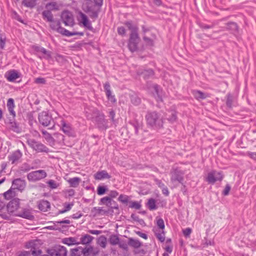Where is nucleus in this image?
<instances>
[{"mask_svg":"<svg viewBox=\"0 0 256 256\" xmlns=\"http://www.w3.org/2000/svg\"><path fill=\"white\" fill-rule=\"evenodd\" d=\"M20 206V200L18 198H14L10 201L6 206V210H8V218L10 214H14L16 216L22 217L24 218H28L30 217V214L24 212L22 213L16 214V212L18 210Z\"/></svg>","mask_w":256,"mask_h":256,"instance_id":"nucleus-1","label":"nucleus"},{"mask_svg":"<svg viewBox=\"0 0 256 256\" xmlns=\"http://www.w3.org/2000/svg\"><path fill=\"white\" fill-rule=\"evenodd\" d=\"M147 124L155 128L162 126L163 120L160 115L155 112H148L146 116Z\"/></svg>","mask_w":256,"mask_h":256,"instance_id":"nucleus-2","label":"nucleus"},{"mask_svg":"<svg viewBox=\"0 0 256 256\" xmlns=\"http://www.w3.org/2000/svg\"><path fill=\"white\" fill-rule=\"evenodd\" d=\"M50 28L62 34V35L70 36L76 35L83 36L84 33L82 32H70L66 29L60 26V22L58 20H54L50 22Z\"/></svg>","mask_w":256,"mask_h":256,"instance_id":"nucleus-3","label":"nucleus"},{"mask_svg":"<svg viewBox=\"0 0 256 256\" xmlns=\"http://www.w3.org/2000/svg\"><path fill=\"white\" fill-rule=\"evenodd\" d=\"M96 6L90 0H84L82 5V10L86 13L89 14L90 16L93 18L98 16V12L96 9Z\"/></svg>","mask_w":256,"mask_h":256,"instance_id":"nucleus-4","label":"nucleus"},{"mask_svg":"<svg viewBox=\"0 0 256 256\" xmlns=\"http://www.w3.org/2000/svg\"><path fill=\"white\" fill-rule=\"evenodd\" d=\"M40 240H34L28 242L26 244V247L27 248H30L32 254L34 256H37L42 253V251L40 249Z\"/></svg>","mask_w":256,"mask_h":256,"instance_id":"nucleus-5","label":"nucleus"},{"mask_svg":"<svg viewBox=\"0 0 256 256\" xmlns=\"http://www.w3.org/2000/svg\"><path fill=\"white\" fill-rule=\"evenodd\" d=\"M223 178L222 172L212 170L208 174L206 180L210 184H214L217 181H222Z\"/></svg>","mask_w":256,"mask_h":256,"instance_id":"nucleus-6","label":"nucleus"},{"mask_svg":"<svg viewBox=\"0 0 256 256\" xmlns=\"http://www.w3.org/2000/svg\"><path fill=\"white\" fill-rule=\"evenodd\" d=\"M46 176L44 170H38L30 172L27 177L30 181L36 182L45 178Z\"/></svg>","mask_w":256,"mask_h":256,"instance_id":"nucleus-7","label":"nucleus"},{"mask_svg":"<svg viewBox=\"0 0 256 256\" xmlns=\"http://www.w3.org/2000/svg\"><path fill=\"white\" fill-rule=\"evenodd\" d=\"M171 182L174 186H177L179 183L182 184L184 180V173L182 171L175 170L171 172Z\"/></svg>","mask_w":256,"mask_h":256,"instance_id":"nucleus-8","label":"nucleus"},{"mask_svg":"<svg viewBox=\"0 0 256 256\" xmlns=\"http://www.w3.org/2000/svg\"><path fill=\"white\" fill-rule=\"evenodd\" d=\"M78 20L80 24L89 30H92V27L90 21L88 20V16L82 12L80 11L78 12Z\"/></svg>","mask_w":256,"mask_h":256,"instance_id":"nucleus-9","label":"nucleus"},{"mask_svg":"<svg viewBox=\"0 0 256 256\" xmlns=\"http://www.w3.org/2000/svg\"><path fill=\"white\" fill-rule=\"evenodd\" d=\"M48 252L51 256H66L67 251L64 246H56L53 248L48 250Z\"/></svg>","mask_w":256,"mask_h":256,"instance_id":"nucleus-10","label":"nucleus"},{"mask_svg":"<svg viewBox=\"0 0 256 256\" xmlns=\"http://www.w3.org/2000/svg\"><path fill=\"white\" fill-rule=\"evenodd\" d=\"M38 120L43 126H47L50 124L52 118L47 112H42L38 114Z\"/></svg>","mask_w":256,"mask_h":256,"instance_id":"nucleus-11","label":"nucleus"},{"mask_svg":"<svg viewBox=\"0 0 256 256\" xmlns=\"http://www.w3.org/2000/svg\"><path fill=\"white\" fill-rule=\"evenodd\" d=\"M62 19L66 26H72L74 24L73 16L70 12H64L62 14Z\"/></svg>","mask_w":256,"mask_h":256,"instance_id":"nucleus-12","label":"nucleus"},{"mask_svg":"<svg viewBox=\"0 0 256 256\" xmlns=\"http://www.w3.org/2000/svg\"><path fill=\"white\" fill-rule=\"evenodd\" d=\"M139 38L138 34H134V33L130 34L128 48L131 52H133L137 50V46Z\"/></svg>","mask_w":256,"mask_h":256,"instance_id":"nucleus-13","label":"nucleus"},{"mask_svg":"<svg viewBox=\"0 0 256 256\" xmlns=\"http://www.w3.org/2000/svg\"><path fill=\"white\" fill-rule=\"evenodd\" d=\"M100 204H104L110 208H118V206L116 202L109 196H104L100 200Z\"/></svg>","mask_w":256,"mask_h":256,"instance_id":"nucleus-14","label":"nucleus"},{"mask_svg":"<svg viewBox=\"0 0 256 256\" xmlns=\"http://www.w3.org/2000/svg\"><path fill=\"white\" fill-rule=\"evenodd\" d=\"M30 146L38 152H48V148L43 144L38 143L34 140H28Z\"/></svg>","mask_w":256,"mask_h":256,"instance_id":"nucleus-15","label":"nucleus"},{"mask_svg":"<svg viewBox=\"0 0 256 256\" xmlns=\"http://www.w3.org/2000/svg\"><path fill=\"white\" fill-rule=\"evenodd\" d=\"M60 125L62 126V130L63 132L68 136H74V131L70 124L66 123V122L62 119L60 120Z\"/></svg>","mask_w":256,"mask_h":256,"instance_id":"nucleus-16","label":"nucleus"},{"mask_svg":"<svg viewBox=\"0 0 256 256\" xmlns=\"http://www.w3.org/2000/svg\"><path fill=\"white\" fill-rule=\"evenodd\" d=\"M22 155V154L20 150H16L9 156V160L12 164H17L19 162Z\"/></svg>","mask_w":256,"mask_h":256,"instance_id":"nucleus-17","label":"nucleus"},{"mask_svg":"<svg viewBox=\"0 0 256 256\" xmlns=\"http://www.w3.org/2000/svg\"><path fill=\"white\" fill-rule=\"evenodd\" d=\"M149 91L152 94L153 96L158 102L162 101V98L160 95V90L156 84H154L149 88Z\"/></svg>","mask_w":256,"mask_h":256,"instance_id":"nucleus-18","label":"nucleus"},{"mask_svg":"<svg viewBox=\"0 0 256 256\" xmlns=\"http://www.w3.org/2000/svg\"><path fill=\"white\" fill-rule=\"evenodd\" d=\"M96 122L100 128L105 130L107 128V122L104 119V114H100L98 116H96Z\"/></svg>","mask_w":256,"mask_h":256,"instance_id":"nucleus-19","label":"nucleus"},{"mask_svg":"<svg viewBox=\"0 0 256 256\" xmlns=\"http://www.w3.org/2000/svg\"><path fill=\"white\" fill-rule=\"evenodd\" d=\"M110 176L104 170L98 171L94 174V178L96 180L110 179Z\"/></svg>","mask_w":256,"mask_h":256,"instance_id":"nucleus-20","label":"nucleus"},{"mask_svg":"<svg viewBox=\"0 0 256 256\" xmlns=\"http://www.w3.org/2000/svg\"><path fill=\"white\" fill-rule=\"evenodd\" d=\"M12 186H13L14 189H17L20 190H22L24 188L26 184L24 181L22 180L20 178H18L14 180L12 182Z\"/></svg>","mask_w":256,"mask_h":256,"instance_id":"nucleus-21","label":"nucleus"},{"mask_svg":"<svg viewBox=\"0 0 256 256\" xmlns=\"http://www.w3.org/2000/svg\"><path fill=\"white\" fill-rule=\"evenodd\" d=\"M5 76L9 82H13L19 77L18 72L14 70L8 72Z\"/></svg>","mask_w":256,"mask_h":256,"instance_id":"nucleus-22","label":"nucleus"},{"mask_svg":"<svg viewBox=\"0 0 256 256\" xmlns=\"http://www.w3.org/2000/svg\"><path fill=\"white\" fill-rule=\"evenodd\" d=\"M124 24L126 26L129 30L131 31V34H138V26L136 24H134L132 21H126Z\"/></svg>","mask_w":256,"mask_h":256,"instance_id":"nucleus-23","label":"nucleus"},{"mask_svg":"<svg viewBox=\"0 0 256 256\" xmlns=\"http://www.w3.org/2000/svg\"><path fill=\"white\" fill-rule=\"evenodd\" d=\"M62 242L68 246L80 244L78 238L74 237L64 238L62 240Z\"/></svg>","mask_w":256,"mask_h":256,"instance_id":"nucleus-24","label":"nucleus"},{"mask_svg":"<svg viewBox=\"0 0 256 256\" xmlns=\"http://www.w3.org/2000/svg\"><path fill=\"white\" fill-rule=\"evenodd\" d=\"M32 48L38 52H40L44 54L46 58H50L51 56L50 52L47 51L44 48L39 46H33Z\"/></svg>","mask_w":256,"mask_h":256,"instance_id":"nucleus-25","label":"nucleus"},{"mask_svg":"<svg viewBox=\"0 0 256 256\" xmlns=\"http://www.w3.org/2000/svg\"><path fill=\"white\" fill-rule=\"evenodd\" d=\"M92 212L94 216H103L108 213V211L101 207H94L92 210Z\"/></svg>","mask_w":256,"mask_h":256,"instance_id":"nucleus-26","label":"nucleus"},{"mask_svg":"<svg viewBox=\"0 0 256 256\" xmlns=\"http://www.w3.org/2000/svg\"><path fill=\"white\" fill-rule=\"evenodd\" d=\"M94 238L89 234H84L82 235L80 238V241H78V242L82 244H87L90 243L93 240Z\"/></svg>","mask_w":256,"mask_h":256,"instance_id":"nucleus-27","label":"nucleus"},{"mask_svg":"<svg viewBox=\"0 0 256 256\" xmlns=\"http://www.w3.org/2000/svg\"><path fill=\"white\" fill-rule=\"evenodd\" d=\"M192 94L198 100H204L208 96L206 93H204L200 90H194L192 91Z\"/></svg>","mask_w":256,"mask_h":256,"instance_id":"nucleus-28","label":"nucleus"},{"mask_svg":"<svg viewBox=\"0 0 256 256\" xmlns=\"http://www.w3.org/2000/svg\"><path fill=\"white\" fill-rule=\"evenodd\" d=\"M104 88L106 92V95L108 98L112 102H115V98L114 96L112 94V92L110 90V85L109 83H106L104 85Z\"/></svg>","mask_w":256,"mask_h":256,"instance_id":"nucleus-29","label":"nucleus"},{"mask_svg":"<svg viewBox=\"0 0 256 256\" xmlns=\"http://www.w3.org/2000/svg\"><path fill=\"white\" fill-rule=\"evenodd\" d=\"M67 182L71 187L76 188L79 186L81 182V179L78 177H74L69 178L67 180Z\"/></svg>","mask_w":256,"mask_h":256,"instance_id":"nucleus-30","label":"nucleus"},{"mask_svg":"<svg viewBox=\"0 0 256 256\" xmlns=\"http://www.w3.org/2000/svg\"><path fill=\"white\" fill-rule=\"evenodd\" d=\"M38 206L40 210L46 212L50 208V204L47 200H42L39 202Z\"/></svg>","mask_w":256,"mask_h":256,"instance_id":"nucleus-31","label":"nucleus"},{"mask_svg":"<svg viewBox=\"0 0 256 256\" xmlns=\"http://www.w3.org/2000/svg\"><path fill=\"white\" fill-rule=\"evenodd\" d=\"M166 118L170 122H174L176 120V112L174 110L168 111L166 114Z\"/></svg>","mask_w":256,"mask_h":256,"instance_id":"nucleus-32","label":"nucleus"},{"mask_svg":"<svg viewBox=\"0 0 256 256\" xmlns=\"http://www.w3.org/2000/svg\"><path fill=\"white\" fill-rule=\"evenodd\" d=\"M154 231L156 238L159 240L161 242H164L165 240V234L164 230L155 228Z\"/></svg>","mask_w":256,"mask_h":256,"instance_id":"nucleus-33","label":"nucleus"},{"mask_svg":"<svg viewBox=\"0 0 256 256\" xmlns=\"http://www.w3.org/2000/svg\"><path fill=\"white\" fill-rule=\"evenodd\" d=\"M4 210H6L5 204L0 201V216L4 219L8 218V212H4Z\"/></svg>","mask_w":256,"mask_h":256,"instance_id":"nucleus-34","label":"nucleus"},{"mask_svg":"<svg viewBox=\"0 0 256 256\" xmlns=\"http://www.w3.org/2000/svg\"><path fill=\"white\" fill-rule=\"evenodd\" d=\"M42 16L44 18L46 19L49 22L52 21L54 20L52 14L50 10H44L42 12Z\"/></svg>","mask_w":256,"mask_h":256,"instance_id":"nucleus-35","label":"nucleus"},{"mask_svg":"<svg viewBox=\"0 0 256 256\" xmlns=\"http://www.w3.org/2000/svg\"><path fill=\"white\" fill-rule=\"evenodd\" d=\"M98 244L102 248H105L106 245V238L105 236H101L98 240Z\"/></svg>","mask_w":256,"mask_h":256,"instance_id":"nucleus-36","label":"nucleus"},{"mask_svg":"<svg viewBox=\"0 0 256 256\" xmlns=\"http://www.w3.org/2000/svg\"><path fill=\"white\" fill-rule=\"evenodd\" d=\"M46 10L50 11L58 10V6L56 2H52L48 4L46 6Z\"/></svg>","mask_w":256,"mask_h":256,"instance_id":"nucleus-37","label":"nucleus"},{"mask_svg":"<svg viewBox=\"0 0 256 256\" xmlns=\"http://www.w3.org/2000/svg\"><path fill=\"white\" fill-rule=\"evenodd\" d=\"M119 238L116 235H112L110 238V242L112 245H116L120 243Z\"/></svg>","mask_w":256,"mask_h":256,"instance_id":"nucleus-38","label":"nucleus"},{"mask_svg":"<svg viewBox=\"0 0 256 256\" xmlns=\"http://www.w3.org/2000/svg\"><path fill=\"white\" fill-rule=\"evenodd\" d=\"M129 244L134 248H138L141 246V244L139 240L132 238L130 239Z\"/></svg>","mask_w":256,"mask_h":256,"instance_id":"nucleus-39","label":"nucleus"},{"mask_svg":"<svg viewBox=\"0 0 256 256\" xmlns=\"http://www.w3.org/2000/svg\"><path fill=\"white\" fill-rule=\"evenodd\" d=\"M156 225L158 226L157 228L158 229V228L159 230H164V227H165L164 220L162 218L157 217L156 218Z\"/></svg>","mask_w":256,"mask_h":256,"instance_id":"nucleus-40","label":"nucleus"},{"mask_svg":"<svg viewBox=\"0 0 256 256\" xmlns=\"http://www.w3.org/2000/svg\"><path fill=\"white\" fill-rule=\"evenodd\" d=\"M147 205L149 209L150 210H153L156 208V201L153 198H150L148 200Z\"/></svg>","mask_w":256,"mask_h":256,"instance_id":"nucleus-41","label":"nucleus"},{"mask_svg":"<svg viewBox=\"0 0 256 256\" xmlns=\"http://www.w3.org/2000/svg\"><path fill=\"white\" fill-rule=\"evenodd\" d=\"M73 205H74L73 203H65L64 205V209L61 210L60 212V213L63 214L64 212H66L70 210L72 208Z\"/></svg>","mask_w":256,"mask_h":256,"instance_id":"nucleus-42","label":"nucleus"},{"mask_svg":"<svg viewBox=\"0 0 256 256\" xmlns=\"http://www.w3.org/2000/svg\"><path fill=\"white\" fill-rule=\"evenodd\" d=\"M46 183L52 189H55L59 186V184L52 180H49Z\"/></svg>","mask_w":256,"mask_h":256,"instance_id":"nucleus-43","label":"nucleus"},{"mask_svg":"<svg viewBox=\"0 0 256 256\" xmlns=\"http://www.w3.org/2000/svg\"><path fill=\"white\" fill-rule=\"evenodd\" d=\"M94 251V248L92 246L85 248L82 250V253L85 256L91 255L92 252Z\"/></svg>","mask_w":256,"mask_h":256,"instance_id":"nucleus-44","label":"nucleus"},{"mask_svg":"<svg viewBox=\"0 0 256 256\" xmlns=\"http://www.w3.org/2000/svg\"><path fill=\"white\" fill-rule=\"evenodd\" d=\"M155 39V36H153L152 38H149L146 36L144 37V40L146 44L149 46H152L154 44V40Z\"/></svg>","mask_w":256,"mask_h":256,"instance_id":"nucleus-45","label":"nucleus"},{"mask_svg":"<svg viewBox=\"0 0 256 256\" xmlns=\"http://www.w3.org/2000/svg\"><path fill=\"white\" fill-rule=\"evenodd\" d=\"M22 4L24 5L27 7L32 8L35 5V0H24L22 2Z\"/></svg>","mask_w":256,"mask_h":256,"instance_id":"nucleus-46","label":"nucleus"},{"mask_svg":"<svg viewBox=\"0 0 256 256\" xmlns=\"http://www.w3.org/2000/svg\"><path fill=\"white\" fill-rule=\"evenodd\" d=\"M154 74L153 71L150 69L148 70H146L144 72L139 74L140 75H142L144 78H146L150 76H152Z\"/></svg>","mask_w":256,"mask_h":256,"instance_id":"nucleus-47","label":"nucleus"},{"mask_svg":"<svg viewBox=\"0 0 256 256\" xmlns=\"http://www.w3.org/2000/svg\"><path fill=\"white\" fill-rule=\"evenodd\" d=\"M14 196L12 189H10L4 193V196L6 199H10Z\"/></svg>","mask_w":256,"mask_h":256,"instance_id":"nucleus-48","label":"nucleus"},{"mask_svg":"<svg viewBox=\"0 0 256 256\" xmlns=\"http://www.w3.org/2000/svg\"><path fill=\"white\" fill-rule=\"evenodd\" d=\"M128 196H126V195H123V194H120V196L118 197V200L120 201V202L124 203V204H126L128 202Z\"/></svg>","mask_w":256,"mask_h":256,"instance_id":"nucleus-49","label":"nucleus"},{"mask_svg":"<svg viewBox=\"0 0 256 256\" xmlns=\"http://www.w3.org/2000/svg\"><path fill=\"white\" fill-rule=\"evenodd\" d=\"M130 207L131 208H134L136 210H139L141 208V204L140 202H132L130 203Z\"/></svg>","mask_w":256,"mask_h":256,"instance_id":"nucleus-50","label":"nucleus"},{"mask_svg":"<svg viewBox=\"0 0 256 256\" xmlns=\"http://www.w3.org/2000/svg\"><path fill=\"white\" fill-rule=\"evenodd\" d=\"M44 138L50 144L52 145L54 144V139L50 134H48L44 136Z\"/></svg>","mask_w":256,"mask_h":256,"instance_id":"nucleus-51","label":"nucleus"},{"mask_svg":"<svg viewBox=\"0 0 256 256\" xmlns=\"http://www.w3.org/2000/svg\"><path fill=\"white\" fill-rule=\"evenodd\" d=\"M106 190L104 186H98L97 189V193L98 195H102L105 193Z\"/></svg>","mask_w":256,"mask_h":256,"instance_id":"nucleus-52","label":"nucleus"},{"mask_svg":"<svg viewBox=\"0 0 256 256\" xmlns=\"http://www.w3.org/2000/svg\"><path fill=\"white\" fill-rule=\"evenodd\" d=\"M132 102L135 105H138L140 102V99L136 96L132 98Z\"/></svg>","mask_w":256,"mask_h":256,"instance_id":"nucleus-53","label":"nucleus"},{"mask_svg":"<svg viewBox=\"0 0 256 256\" xmlns=\"http://www.w3.org/2000/svg\"><path fill=\"white\" fill-rule=\"evenodd\" d=\"M118 32L119 34L124 36L126 34V30L124 27L120 26L118 28Z\"/></svg>","mask_w":256,"mask_h":256,"instance_id":"nucleus-54","label":"nucleus"},{"mask_svg":"<svg viewBox=\"0 0 256 256\" xmlns=\"http://www.w3.org/2000/svg\"><path fill=\"white\" fill-rule=\"evenodd\" d=\"M182 232L185 236L188 237L192 232V230L190 228H186Z\"/></svg>","mask_w":256,"mask_h":256,"instance_id":"nucleus-55","label":"nucleus"},{"mask_svg":"<svg viewBox=\"0 0 256 256\" xmlns=\"http://www.w3.org/2000/svg\"><path fill=\"white\" fill-rule=\"evenodd\" d=\"M118 195V193L116 190H112L110 192L109 194V197H110L112 199V198H116Z\"/></svg>","mask_w":256,"mask_h":256,"instance_id":"nucleus-56","label":"nucleus"},{"mask_svg":"<svg viewBox=\"0 0 256 256\" xmlns=\"http://www.w3.org/2000/svg\"><path fill=\"white\" fill-rule=\"evenodd\" d=\"M7 107L10 108V107H14V101L12 98H9L7 102Z\"/></svg>","mask_w":256,"mask_h":256,"instance_id":"nucleus-57","label":"nucleus"},{"mask_svg":"<svg viewBox=\"0 0 256 256\" xmlns=\"http://www.w3.org/2000/svg\"><path fill=\"white\" fill-rule=\"evenodd\" d=\"M35 82H36V84H45V82H46V80H45L44 78H36L35 80Z\"/></svg>","mask_w":256,"mask_h":256,"instance_id":"nucleus-58","label":"nucleus"},{"mask_svg":"<svg viewBox=\"0 0 256 256\" xmlns=\"http://www.w3.org/2000/svg\"><path fill=\"white\" fill-rule=\"evenodd\" d=\"M230 186L228 184H227L226 186V188H225L224 190L223 191V194L224 196L228 195V194L229 192H230Z\"/></svg>","mask_w":256,"mask_h":256,"instance_id":"nucleus-59","label":"nucleus"},{"mask_svg":"<svg viewBox=\"0 0 256 256\" xmlns=\"http://www.w3.org/2000/svg\"><path fill=\"white\" fill-rule=\"evenodd\" d=\"M30 252H26V251H23L20 252L18 256H30Z\"/></svg>","mask_w":256,"mask_h":256,"instance_id":"nucleus-60","label":"nucleus"},{"mask_svg":"<svg viewBox=\"0 0 256 256\" xmlns=\"http://www.w3.org/2000/svg\"><path fill=\"white\" fill-rule=\"evenodd\" d=\"M88 232L91 234H96V235H98V234H101L102 232L100 230H89L88 231Z\"/></svg>","mask_w":256,"mask_h":256,"instance_id":"nucleus-61","label":"nucleus"},{"mask_svg":"<svg viewBox=\"0 0 256 256\" xmlns=\"http://www.w3.org/2000/svg\"><path fill=\"white\" fill-rule=\"evenodd\" d=\"M248 156H250L252 158L256 160V152H248Z\"/></svg>","mask_w":256,"mask_h":256,"instance_id":"nucleus-62","label":"nucleus"},{"mask_svg":"<svg viewBox=\"0 0 256 256\" xmlns=\"http://www.w3.org/2000/svg\"><path fill=\"white\" fill-rule=\"evenodd\" d=\"M118 244H119V246L120 248H122L124 250H126L128 248L127 244H125V243H120H120Z\"/></svg>","mask_w":256,"mask_h":256,"instance_id":"nucleus-63","label":"nucleus"},{"mask_svg":"<svg viewBox=\"0 0 256 256\" xmlns=\"http://www.w3.org/2000/svg\"><path fill=\"white\" fill-rule=\"evenodd\" d=\"M8 108V111L10 112V113L13 116H16V114H15V112L14 110V107H10V108Z\"/></svg>","mask_w":256,"mask_h":256,"instance_id":"nucleus-64","label":"nucleus"}]
</instances>
